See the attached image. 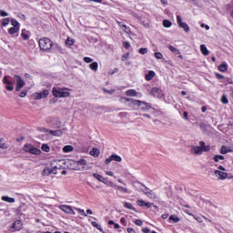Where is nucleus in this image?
I'll return each mask as SVG.
<instances>
[{
	"mask_svg": "<svg viewBox=\"0 0 233 233\" xmlns=\"http://www.w3.org/2000/svg\"><path fill=\"white\" fill-rule=\"evenodd\" d=\"M41 149L43 152H50V146L48 144H43Z\"/></svg>",
	"mask_w": 233,
	"mask_h": 233,
	"instance_id": "obj_39",
	"label": "nucleus"
},
{
	"mask_svg": "<svg viewBox=\"0 0 233 233\" xmlns=\"http://www.w3.org/2000/svg\"><path fill=\"white\" fill-rule=\"evenodd\" d=\"M12 77L5 76L3 78V83L5 85V90H8V92H12L14 90V82H12Z\"/></svg>",
	"mask_w": 233,
	"mask_h": 233,
	"instance_id": "obj_7",
	"label": "nucleus"
},
{
	"mask_svg": "<svg viewBox=\"0 0 233 233\" xmlns=\"http://www.w3.org/2000/svg\"><path fill=\"white\" fill-rule=\"evenodd\" d=\"M19 96L20 97H26V91H22Z\"/></svg>",
	"mask_w": 233,
	"mask_h": 233,
	"instance_id": "obj_62",
	"label": "nucleus"
},
{
	"mask_svg": "<svg viewBox=\"0 0 233 233\" xmlns=\"http://www.w3.org/2000/svg\"><path fill=\"white\" fill-rule=\"evenodd\" d=\"M163 26L165 28H170V26H172V22H170V20H163Z\"/></svg>",
	"mask_w": 233,
	"mask_h": 233,
	"instance_id": "obj_37",
	"label": "nucleus"
},
{
	"mask_svg": "<svg viewBox=\"0 0 233 233\" xmlns=\"http://www.w3.org/2000/svg\"><path fill=\"white\" fill-rule=\"evenodd\" d=\"M208 125L205 124L204 122H201L199 124V128L202 130V132H208Z\"/></svg>",
	"mask_w": 233,
	"mask_h": 233,
	"instance_id": "obj_24",
	"label": "nucleus"
},
{
	"mask_svg": "<svg viewBox=\"0 0 233 233\" xmlns=\"http://www.w3.org/2000/svg\"><path fill=\"white\" fill-rule=\"evenodd\" d=\"M11 25H12V26L15 27V28H20V26H21V25H19L18 21L15 20V18H12V19H11Z\"/></svg>",
	"mask_w": 233,
	"mask_h": 233,
	"instance_id": "obj_35",
	"label": "nucleus"
},
{
	"mask_svg": "<svg viewBox=\"0 0 233 233\" xmlns=\"http://www.w3.org/2000/svg\"><path fill=\"white\" fill-rule=\"evenodd\" d=\"M59 208L60 210H62V212H65L66 214H71L72 216H76V212L70 206L61 205Z\"/></svg>",
	"mask_w": 233,
	"mask_h": 233,
	"instance_id": "obj_13",
	"label": "nucleus"
},
{
	"mask_svg": "<svg viewBox=\"0 0 233 233\" xmlns=\"http://www.w3.org/2000/svg\"><path fill=\"white\" fill-rule=\"evenodd\" d=\"M220 154H228V148L226 146H222L220 148Z\"/></svg>",
	"mask_w": 233,
	"mask_h": 233,
	"instance_id": "obj_47",
	"label": "nucleus"
},
{
	"mask_svg": "<svg viewBox=\"0 0 233 233\" xmlns=\"http://www.w3.org/2000/svg\"><path fill=\"white\" fill-rule=\"evenodd\" d=\"M145 207H147V208H152V203L146 202Z\"/></svg>",
	"mask_w": 233,
	"mask_h": 233,
	"instance_id": "obj_63",
	"label": "nucleus"
},
{
	"mask_svg": "<svg viewBox=\"0 0 233 233\" xmlns=\"http://www.w3.org/2000/svg\"><path fill=\"white\" fill-rule=\"evenodd\" d=\"M177 23L179 28H183L184 32H190V27L187 23L183 22L181 15H177Z\"/></svg>",
	"mask_w": 233,
	"mask_h": 233,
	"instance_id": "obj_8",
	"label": "nucleus"
},
{
	"mask_svg": "<svg viewBox=\"0 0 233 233\" xmlns=\"http://www.w3.org/2000/svg\"><path fill=\"white\" fill-rule=\"evenodd\" d=\"M76 163H77V165H78L79 167H82V168H85V167H86V160H85V159H80V160H78Z\"/></svg>",
	"mask_w": 233,
	"mask_h": 233,
	"instance_id": "obj_41",
	"label": "nucleus"
},
{
	"mask_svg": "<svg viewBox=\"0 0 233 233\" xmlns=\"http://www.w3.org/2000/svg\"><path fill=\"white\" fill-rule=\"evenodd\" d=\"M216 77H217V79H225V76L219 73L216 74Z\"/></svg>",
	"mask_w": 233,
	"mask_h": 233,
	"instance_id": "obj_58",
	"label": "nucleus"
},
{
	"mask_svg": "<svg viewBox=\"0 0 233 233\" xmlns=\"http://www.w3.org/2000/svg\"><path fill=\"white\" fill-rule=\"evenodd\" d=\"M135 224L137 226V227H142L143 226V220L141 219H137L135 221Z\"/></svg>",
	"mask_w": 233,
	"mask_h": 233,
	"instance_id": "obj_52",
	"label": "nucleus"
},
{
	"mask_svg": "<svg viewBox=\"0 0 233 233\" xmlns=\"http://www.w3.org/2000/svg\"><path fill=\"white\" fill-rule=\"evenodd\" d=\"M75 43L76 41L73 38L67 37L66 39V46L68 47L72 46Z\"/></svg>",
	"mask_w": 233,
	"mask_h": 233,
	"instance_id": "obj_30",
	"label": "nucleus"
},
{
	"mask_svg": "<svg viewBox=\"0 0 233 233\" xmlns=\"http://www.w3.org/2000/svg\"><path fill=\"white\" fill-rule=\"evenodd\" d=\"M91 225L97 228V230H99L100 232H103V228H101V225L97 224V222L92 221Z\"/></svg>",
	"mask_w": 233,
	"mask_h": 233,
	"instance_id": "obj_38",
	"label": "nucleus"
},
{
	"mask_svg": "<svg viewBox=\"0 0 233 233\" xmlns=\"http://www.w3.org/2000/svg\"><path fill=\"white\" fill-rule=\"evenodd\" d=\"M21 36L23 37V39L25 41H28V39H30V35H28V34H26V30H25V29L22 30Z\"/></svg>",
	"mask_w": 233,
	"mask_h": 233,
	"instance_id": "obj_33",
	"label": "nucleus"
},
{
	"mask_svg": "<svg viewBox=\"0 0 233 233\" xmlns=\"http://www.w3.org/2000/svg\"><path fill=\"white\" fill-rule=\"evenodd\" d=\"M120 223H121V225H123L124 227H127V219H125V218H120Z\"/></svg>",
	"mask_w": 233,
	"mask_h": 233,
	"instance_id": "obj_56",
	"label": "nucleus"
},
{
	"mask_svg": "<svg viewBox=\"0 0 233 233\" xmlns=\"http://www.w3.org/2000/svg\"><path fill=\"white\" fill-rule=\"evenodd\" d=\"M148 52V48L147 47H141L140 49H138V53L141 54V56H145V54H147Z\"/></svg>",
	"mask_w": 233,
	"mask_h": 233,
	"instance_id": "obj_43",
	"label": "nucleus"
},
{
	"mask_svg": "<svg viewBox=\"0 0 233 233\" xmlns=\"http://www.w3.org/2000/svg\"><path fill=\"white\" fill-rule=\"evenodd\" d=\"M24 152L32 154L33 156H41V149L34 147L32 144H25L23 147Z\"/></svg>",
	"mask_w": 233,
	"mask_h": 233,
	"instance_id": "obj_4",
	"label": "nucleus"
},
{
	"mask_svg": "<svg viewBox=\"0 0 233 233\" xmlns=\"http://www.w3.org/2000/svg\"><path fill=\"white\" fill-rule=\"evenodd\" d=\"M150 96H153V97H158V99H163V90L159 87H153L151 89Z\"/></svg>",
	"mask_w": 233,
	"mask_h": 233,
	"instance_id": "obj_11",
	"label": "nucleus"
},
{
	"mask_svg": "<svg viewBox=\"0 0 233 233\" xmlns=\"http://www.w3.org/2000/svg\"><path fill=\"white\" fill-rule=\"evenodd\" d=\"M112 161H116L117 163H121L123 161V158L119 155L112 154L108 158L106 159L105 163L106 165H110Z\"/></svg>",
	"mask_w": 233,
	"mask_h": 233,
	"instance_id": "obj_12",
	"label": "nucleus"
},
{
	"mask_svg": "<svg viewBox=\"0 0 233 233\" xmlns=\"http://www.w3.org/2000/svg\"><path fill=\"white\" fill-rule=\"evenodd\" d=\"M99 150L97 149V147H94L91 151H90V156H93V157H99Z\"/></svg>",
	"mask_w": 233,
	"mask_h": 233,
	"instance_id": "obj_23",
	"label": "nucleus"
},
{
	"mask_svg": "<svg viewBox=\"0 0 233 233\" xmlns=\"http://www.w3.org/2000/svg\"><path fill=\"white\" fill-rule=\"evenodd\" d=\"M41 132H49L51 136H55L56 137H60V136H63V131L62 130H48L46 128H42Z\"/></svg>",
	"mask_w": 233,
	"mask_h": 233,
	"instance_id": "obj_14",
	"label": "nucleus"
},
{
	"mask_svg": "<svg viewBox=\"0 0 233 233\" xmlns=\"http://www.w3.org/2000/svg\"><path fill=\"white\" fill-rule=\"evenodd\" d=\"M146 203H147V202H145V200H143V199H138V200H137V205H138L139 207H145Z\"/></svg>",
	"mask_w": 233,
	"mask_h": 233,
	"instance_id": "obj_51",
	"label": "nucleus"
},
{
	"mask_svg": "<svg viewBox=\"0 0 233 233\" xmlns=\"http://www.w3.org/2000/svg\"><path fill=\"white\" fill-rule=\"evenodd\" d=\"M133 15H134V17H135L136 19H137L138 21H143V16H141V15H137V14H136V13H134Z\"/></svg>",
	"mask_w": 233,
	"mask_h": 233,
	"instance_id": "obj_53",
	"label": "nucleus"
},
{
	"mask_svg": "<svg viewBox=\"0 0 233 233\" xmlns=\"http://www.w3.org/2000/svg\"><path fill=\"white\" fill-rule=\"evenodd\" d=\"M53 96L55 97H70V93L66 91H63L60 87H53Z\"/></svg>",
	"mask_w": 233,
	"mask_h": 233,
	"instance_id": "obj_6",
	"label": "nucleus"
},
{
	"mask_svg": "<svg viewBox=\"0 0 233 233\" xmlns=\"http://www.w3.org/2000/svg\"><path fill=\"white\" fill-rule=\"evenodd\" d=\"M103 92L105 93V94H109V96H112L113 94H116V89H111V90H108V89H106V88H103Z\"/></svg>",
	"mask_w": 233,
	"mask_h": 233,
	"instance_id": "obj_42",
	"label": "nucleus"
},
{
	"mask_svg": "<svg viewBox=\"0 0 233 233\" xmlns=\"http://www.w3.org/2000/svg\"><path fill=\"white\" fill-rule=\"evenodd\" d=\"M162 219H167L168 218V213H164L161 216Z\"/></svg>",
	"mask_w": 233,
	"mask_h": 233,
	"instance_id": "obj_61",
	"label": "nucleus"
},
{
	"mask_svg": "<svg viewBox=\"0 0 233 233\" xmlns=\"http://www.w3.org/2000/svg\"><path fill=\"white\" fill-rule=\"evenodd\" d=\"M48 94H50V91L48 89H44L40 93H35L34 97L36 101H39L40 99H45V97H48Z\"/></svg>",
	"mask_w": 233,
	"mask_h": 233,
	"instance_id": "obj_10",
	"label": "nucleus"
},
{
	"mask_svg": "<svg viewBox=\"0 0 233 233\" xmlns=\"http://www.w3.org/2000/svg\"><path fill=\"white\" fill-rule=\"evenodd\" d=\"M93 177H95V179H97V181H100V183H104V185H108V178H105L103 176L97 173H94Z\"/></svg>",
	"mask_w": 233,
	"mask_h": 233,
	"instance_id": "obj_17",
	"label": "nucleus"
},
{
	"mask_svg": "<svg viewBox=\"0 0 233 233\" xmlns=\"http://www.w3.org/2000/svg\"><path fill=\"white\" fill-rule=\"evenodd\" d=\"M137 184L144 187L141 188V192L147 196V198H150V199H157V195H156V193H154L152 190H150V188L145 186V184L140 182H137Z\"/></svg>",
	"mask_w": 233,
	"mask_h": 233,
	"instance_id": "obj_5",
	"label": "nucleus"
},
{
	"mask_svg": "<svg viewBox=\"0 0 233 233\" xmlns=\"http://www.w3.org/2000/svg\"><path fill=\"white\" fill-rule=\"evenodd\" d=\"M169 221H173V223H179V221H181V219L176 215H171L169 217Z\"/></svg>",
	"mask_w": 233,
	"mask_h": 233,
	"instance_id": "obj_31",
	"label": "nucleus"
},
{
	"mask_svg": "<svg viewBox=\"0 0 233 233\" xmlns=\"http://www.w3.org/2000/svg\"><path fill=\"white\" fill-rule=\"evenodd\" d=\"M168 49L170 50V52H173V54H176L177 56H179V54H181V51H179V49L174 47L173 46H169Z\"/></svg>",
	"mask_w": 233,
	"mask_h": 233,
	"instance_id": "obj_32",
	"label": "nucleus"
},
{
	"mask_svg": "<svg viewBox=\"0 0 233 233\" xmlns=\"http://www.w3.org/2000/svg\"><path fill=\"white\" fill-rule=\"evenodd\" d=\"M126 96H127L128 97H137V91H136L135 89H128L127 91H126Z\"/></svg>",
	"mask_w": 233,
	"mask_h": 233,
	"instance_id": "obj_19",
	"label": "nucleus"
},
{
	"mask_svg": "<svg viewBox=\"0 0 233 233\" xmlns=\"http://www.w3.org/2000/svg\"><path fill=\"white\" fill-rule=\"evenodd\" d=\"M57 166H53L51 169H49V171H51V174H57Z\"/></svg>",
	"mask_w": 233,
	"mask_h": 233,
	"instance_id": "obj_48",
	"label": "nucleus"
},
{
	"mask_svg": "<svg viewBox=\"0 0 233 233\" xmlns=\"http://www.w3.org/2000/svg\"><path fill=\"white\" fill-rule=\"evenodd\" d=\"M218 70L219 72H227L228 70V65L227 63H222L221 65L218 66Z\"/></svg>",
	"mask_w": 233,
	"mask_h": 233,
	"instance_id": "obj_21",
	"label": "nucleus"
},
{
	"mask_svg": "<svg viewBox=\"0 0 233 233\" xmlns=\"http://www.w3.org/2000/svg\"><path fill=\"white\" fill-rule=\"evenodd\" d=\"M2 25L3 26H8V25H10V18H4L2 20Z\"/></svg>",
	"mask_w": 233,
	"mask_h": 233,
	"instance_id": "obj_45",
	"label": "nucleus"
},
{
	"mask_svg": "<svg viewBox=\"0 0 233 233\" xmlns=\"http://www.w3.org/2000/svg\"><path fill=\"white\" fill-rule=\"evenodd\" d=\"M109 186L113 187V188H116V190H119L120 192H124V194H128V188L127 187H124L122 186H117L112 182H109Z\"/></svg>",
	"mask_w": 233,
	"mask_h": 233,
	"instance_id": "obj_15",
	"label": "nucleus"
},
{
	"mask_svg": "<svg viewBox=\"0 0 233 233\" xmlns=\"http://www.w3.org/2000/svg\"><path fill=\"white\" fill-rule=\"evenodd\" d=\"M124 207L125 208H128L129 210H134V212H137V210H136V208H134V206L130 202H126Z\"/></svg>",
	"mask_w": 233,
	"mask_h": 233,
	"instance_id": "obj_29",
	"label": "nucleus"
},
{
	"mask_svg": "<svg viewBox=\"0 0 233 233\" xmlns=\"http://www.w3.org/2000/svg\"><path fill=\"white\" fill-rule=\"evenodd\" d=\"M75 210H77V212H78V214H80V216H85V218H86L87 215L85 213L84 209L76 208Z\"/></svg>",
	"mask_w": 233,
	"mask_h": 233,
	"instance_id": "obj_46",
	"label": "nucleus"
},
{
	"mask_svg": "<svg viewBox=\"0 0 233 233\" xmlns=\"http://www.w3.org/2000/svg\"><path fill=\"white\" fill-rule=\"evenodd\" d=\"M0 15L1 17H8V13L5 11L0 10Z\"/></svg>",
	"mask_w": 233,
	"mask_h": 233,
	"instance_id": "obj_54",
	"label": "nucleus"
},
{
	"mask_svg": "<svg viewBox=\"0 0 233 233\" xmlns=\"http://www.w3.org/2000/svg\"><path fill=\"white\" fill-rule=\"evenodd\" d=\"M120 102L121 103L131 102L132 105H134L135 106H139L143 111L150 110V108H152V105L149 103H147V102L141 101V100H137L134 98H127L126 96H122L120 98Z\"/></svg>",
	"mask_w": 233,
	"mask_h": 233,
	"instance_id": "obj_1",
	"label": "nucleus"
},
{
	"mask_svg": "<svg viewBox=\"0 0 233 233\" xmlns=\"http://www.w3.org/2000/svg\"><path fill=\"white\" fill-rule=\"evenodd\" d=\"M123 46L124 48H126L127 50H128V48H130V44L128 42H124L123 43Z\"/></svg>",
	"mask_w": 233,
	"mask_h": 233,
	"instance_id": "obj_57",
	"label": "nucleus"
},
{
	"mask_svg": "<svg viewBox=\"0 0 233 233\" xmlns=\"http://www.w3.org/2000/svg\"><path fill=\"white\" fill-rule=\"evenodd\" d=\"M19 30V27H10L8 29V33L12 35L17 34V31Z\"/></svg>",
	"mask_w": 233,
	"mask_h": 233,
	"instance_id": "obj_40",
	"label": "nucleus"
},
{
	"mask_svg": "<svg viewBox=\"0 0 233 233\" xmlns=\"http://www.w3.org/2000/svg\"><path fill=\"white\" fill-rule=\"evenodd\" d=\"M116 23L120 27L124 28V32H126V34H128V32H130V27L127 26V25H125L117 20H116Z\"/></svg>",
	"mask_w": 233,
	"mask_h": 233,
	"instance_id": "obj_22",
	"label": "nucleus"
},
{
	"mask_svg": "<svg viewBox=\"0 0 233 233\" xmlns=\"http://www.w3.org/2000/svg\"><path fill=\"white\" fill-rule=\"evenodd\" d=\"M183 117L186 119V121H188V112L185 111L183 113Z\"/></svg>",
	"mask_w": 233,
	"mask_h": 233,
	"instance_id": "obj_59",
	"label": "nucleus"
},
{
	"mask_svg": "<svg viewBox=\"0 0 233 233\" xmlns=\"http://www.w3.org/2000/svg\"><path fill=\"white\" fill-rule=\"evenodd\" d=\"M198 147L192 146L191 147V154H195L196 156H201L203 152H208L210 150V146H207L204 141L199 142Z\"/></svg>",
	"mask_w": 233,
	"mask_h": 233,
	"instance_id": "obj_2",
	"label": "nucleus"
},
{
	"mask_svg": "<svg viewBox=\"0 0 233 233\" xmlns=\"http://www.w3.org/2000/svg\"><path fill=\"white\" fill-rule=\"evenodd\" d=\"M43 174H44L45 176H50V174H52V173H51V171H50V168H45V169L43 170Z\"/></svg>",
	"mask_w": 233,
	"mask_h": 233,
	"instance_id": "obj_50",
	"label": "nucleus"
},
{
	"mask_svg": "<svg viewBox=\"0 0 233 233\" xmlns=\"http://www.w3.org/2000/svg\"><path fill=\"white\" fill-rule=\"evenodd\" d=\"M142 232L143 233H150V228H143Z\"/></svg>",
	"mask_w": 233,
	"mask_h": 233,
	"instance_id": "obj_64",
	"label": "nucleus"
},
{
	"mask_svg": "<svg viewBox=\"0 0 233 233\" xmlns=\"http://www.w3.org/2000/svg\"><path fill=\"white\" fill-rule=\"evenodd\" d=\"M99 65L97 64V62H93L89 65V68L91 70H93L94 72H97V68H98Z\"/></svg>",
	"mask_w": 233,
	"mask_h": 233,
	"instance_id": "obj_28",
	"label": "nucleus"
},
{
	"mask_svg": "<svg viewBox=\"0 0 233 233\" xmlns=\"http://www.w3.org/2000/svg\"><path fill=\"white\" fill-rule=\"evenodd\" d=\"M213 159L215 163H218L219 161H223V159H225V157H223L222 155H216Z\"/></svg>",
	"mask_w": 233,
	"mask_h": 233,
	"instance_id": "obj_36",
	"label": "nucleus"
},
{
	"mask_svg": "<svg viewBox=\"0 0 233 233\" xmlns=\"http://www.w3.org/2000/svg\"><path fill=\"white\" fill-rule=\"evenodd\" d=\"M221 103H223V105H228V98L225 95L221 96Z\"/></svg>",
	"mask_w": 233,
	"mask_h": 233,
	"instance_id": "obj_44",
	"label": "nucleus"
},
{
	"mask_svg": "<svg viewBox=\"0 0 233 233\" xmlns=\"http://www.w3.org/2000/svg\"><path fill=\"white\" fill-rule=\"evenodd\" d=\"M15 80L16 82V86H15L16 92H21V88H23V86H25V80H23V78H21V76L18 75L15 76Z\"/></svg>",
	"mask_w": 233,
	"mask_h": 233,
	"instance_id": "obj_9",
	"label": "nucleus"
},
{
	"mask_svg": "<svg viewBox=\"0 0 233 233\" xmlns=\"http://www.w3.org/2000/svg\"><path fill=\"white\" fill-rule=\"evenodd\" d=\"M74 150V147L67 145L63 147V152L65 154H68V152H72Z\"/></svg>",
	"mask_w": 233,
	"mask_h": 233,
	"instance_id": "obj_26",
	"label": "nucleus"
},
{
	"mask_svg": "<svg viewBox=\"0 0 233 233\" xmlns=\"http://www.w3.org/2000/svg\"><path fill=\"white\" fill-rule=\"evenodd\" d=\"M196 221H198V223H203V219L201 218V217H194Z\"/></svg>",
	"mask_w": 233,
	"mask_h": 233,
	"instance_id": "obj_60",
	"label": "nucleus"
},
{
	"mask_svg": "<svg viewBox=\"0 0 233 233\" xmlns=\"http://www.w3.org/2000/svg\"><path fill=\"white\" fill-rule=\"evenodd\" d=\"M84 61H85V63H92V61H94V59H92L88 56H86V57H84Z\"/></svg>",
	"mask_w": 233,
	"mask_h": 233,
	"instance_id": "obj_55",
	"label": "nucleus"
},
{
	"mask_svg": "<svg viewBox=\"0 0 233 233\" xmlns=\"http://www.w3.org/2000/svg\"><path fill=\"white\" fill-rule=\"evenodd\" d=\"M200 51L202 52L203 56H208V54H209L208 49L207 48V46H205V45L200 46Z\"/></svg>",
	"mask_w": 233,
	"mask_h": 233,
	"instance_id": "obj_27",
	"label": "nucleus"
},
{
	"mask_svg": "<svg viewBox=\"0 0 233 233\" xmlns=\"http://www.w3.org/2000/svg\"><path fill=\"white\" fill-rule=\"evenodd\" d=\"M154 56L156 59H161L163 57V54H161V52H156Z\"/></svg>",
	"mask_w": 233,
	"mask_h": 233,
	"instance_id": "obj_49",
	"label": "nucleus"
},
{
	"mask_svg": "<svg viewBox=\"0 0 233 233\" xmlns=\"http://www.w3.org/2000/svg\"><path fill=\"white\" fill-rule=\"evenodd\" d=\"M214 174H215V176H216L217 177H218V179H220V180H222V181L225 180V179H227V177H228V173H225V172H223V171L215 170Z\"/></svg>",
	"mask_w": 233,
	"mask_h": 233,
	"instance_id": "obj_16",
	"label": "nucleus"
},
{
	"mask_svg": "<svg viewBox=\"0 0 233 233\" xmlns=\"http://www.w3.org/2000/svg\"><path fill=\"white\" fill-rule=\"evenodd\" d=\"M40 50L46 52V50H50L52 46H54V43L48 37H43L38 41Z\"/></svg>",
	"mask_w": 233,
	"mask_h": 233,
	"instance_id": "obj_3",
	"label": "nucleus"
},
{
	"mask_svg": "<svg viewBox=\"0 0 233 233\" xmlns=\"http://www.w3.org/2000/svg\"><path fill=\"white\" fill-rule=\"evenodd\" d=\"M2 200L3 201H6L7 203H15V198H10V197H6V196H3L2 197Z\"/></svg>",
	"mask_w": 233,
	"mask_h": 233,
	"instance_id": "obj_25",
	"label": "nucleus"
},
{
	"mask_svg": "<svg viewBox=\"0 0 233 233\" xmlns=\"http://www.w3.org/2000/svg\"><path fill=\"white\" fill-rule=\"evenodd\" d=\"M12 228H14V230H15V231L21 230V228H23V221H21V220H15V221L13 223Z\"/></svg>",
	"mask_w": 233,
	"mask_h": 233,
	"instance_id": "obj_18",
	"label": "nucleus"
},
{
	"mask_svg": "<svg viewBox=\"0 0 233 233\" xmlns=\"http://www.w3.org/2000/svg\"><path fill=\"white\" fill-rule=\"evenodd\" d=\"M0 148H3V150H6V148H8V145L3 138H0Z\"/></svg>",
	"mask_w": 233,
	"mask_h": 233,
	"instance_id": "obj_34",
	"label": "nucleus"
},
{
	"mask_svg": "<svg viewBox=\"0 0 233 233\" xmlns=\"http://www.w3.org/2000/svg\"><path fill=\"white\" fill-rule=\"evenodd\" d=\"M156 77V72L154 71H148L147 74H146V81H152Z\"/></svg>",
	"mask_w": 233,
	"mask_h": 233,
	"instance_id": "obj_20",
	"label": "nucleus"
}]
</instances>
